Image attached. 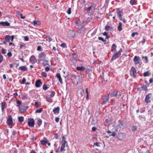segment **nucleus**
<instances>
[{"instance_id": "nucleus-1", "label": "nucleus", "mask_w": 153, "mask_h": 153, "mask_svg": "<svg viewBox=\"0 0 153 153\" xmlns=\"http://www.w3.org/2000/svg\"><path fill=\"white\" fill-rule=\"evenodd\" d=\"M62 139V140L61 142L62 146L60 149L61 152L65 151L68 148L67 143L65 141V136H63Z\"/></svg>"}, {"instance_id": "nucleus-2", "label": "nucleus", "mask_w": 153, "mask_h": 153, "mask_svg": "<svg viewBox=\"0 0 153 153\" xmlns=\"http://www.w3.org/2000/svg\"><path fill=\"white\" fill-rule=\"evenodd\" d=\"M122 52V49L120 48L118 51L117 53L113 52V56L111 59V61H113V60L118 58L121 55V53Z\"/></svg>"}, {"instance_id": "nucleus-3", "label": "nucleus", "mask_w": 153, "mask_h": 153, "mask_svg": "<svg viewBox=\"0 0 153 153\" xmlns=\"http://www.w3.org/2000/svg\"><path fill=\"white\" fill-rule=\"evenodd\" d=\"M130 75L135 78L136 76V71L135 68L134 67L131 68L130 71Z\"/></svg>"}, {"instance_id": "nucleus-4", "label": "nucleus", "mask_w": 153, "mask_h": 153, "mask_svg": "<svg viewBox=\"0 0 153 153\" xmlns=\"http://www.w3.org/2000/svg\"><path fill=\"white\" fill-rule=\"evenodd\" d=\"M152 97V94L151 93H149L146 95L145 99V102L146 104H148V103L150 102L151 100H150V99Z\"/></svg>"}, {"instance_id": "nucleus-5", "label": "nucleus", "mask_w": 153, "mask_h": 153, "mask_svg": "<svg viewBox=\"0 0 153 153\" xmlns=\"http://www.w3.org/2000/svg\"><path fill=\"white\" fill-rule=\"evenodd\" d=\"M35 124V121L33 118L29 119L28 121V125L30 127H33Z\"/></svg>"}, {"instance_id": "nucleus-6", "label": "nucleus", "mask_w": 153, "mask_h": 153, "mask_svg": "<svg viewBox=\"0 0 153 153\" xmlns=\"http://www.w3.org/2000/svg\"><path fill=\"white\" fill-rule=\"evenodd\" d=\"M133 60L136 65L140 63V57L139 56H135L133 59Z\"/></svg>"}, {"instance_id": "nucleus-7", "label": "nucleus", "mask_w": 153, "mask_h": 153, "mask_svg": "<svg viewBox=\"0 0 153 153\" xmlns=\"http://www.w3.org/2000/svg\"><path fill=\"white\" fill-rule=\"evenodd\" d=\"M29 60L30 62L33 64H35L37 61V59H36L35 56H32L30 58Z\"/></svg>"}, {"instance_id": "nucleus-8", "label": "nucleus", "mask_w": 153, "mask_h": 153, "mask_svg": "<svg viewBox=\"0 0 153 153\" xmlns=\"http://www.w3.org/2000/svg\"><path fill=\"white\" fill-rule=\"evenodd\" d=\"M73 59L72 60V62H73V65L76 66V55L75 53L73 54Z\"/></svg>"}, {"instance_id": "nucleus-9", "label": "nucleus", "mask_w": 153, "mask_h": 153, "mask_svg": "<svg viewBox=\"0 0 153 153\" xmlns=\"http://www.w3.org/2000/svg\"><path fill=\"white\" fill-rule=\"evenodd\" d=\"M17 104L19 105V107L20 108L21 110L26 111V108H23L22 107H24L23 105H21L22 102L21 101L18 100L17 101Z\"/></svg>"}, {"instance_id": "nucleus-10", "label": "nucleus", "mask_w": 153, "mask_h": 153, "mask_svg": "<svg viewBox=\"0 0 153 153\" xmlns=\"http://www.w3.org/2000/svg\"><path fill=\"white\" fill-rule=\"evenodd\" d=\"M84 93V90L80 87L78 88V90L77 91V94H79L80 96H82L83 95Z\"/></svg>"}, {"instance_id": "nucleus-11", "label": "nucleus", "mask_w": 153, "mask_h": 153, "mask_svg": "<svg viewBox=\"0 0 153 153\" xmlns=\"http://www.w3.org/2000/svg\"><path fill=\"white\" fill-rule=\"evenodd\" d=\"M7 123L8 126H10L13 123V120L12 117L9 116L7 120Z\"/></svg>"}, {"instance_id": "nucleus-12", "label": "nucleus", "mask_w": 153, "mask_h": 153, "mask_svg": "<svg viewBox=\"0 0 153 153\" xmlns=\"http://www.w3.org/2000/svg\"><path fill=\"white\" fill-rule=\"evenodd\" d=\"M10 25V23L7 21L0 22V25H2L3 26H9Z\"/></svg>"}, {"instance_id": "nucleus-13", "label": "nucleus", "mask_w": 153, "mask_h": 153, "mask_svg": "<svg viewBox=\"0 0 153 153\" xmlns=\"http://www.w3.org/2000/svg\"><path fill=\"white\" fill-rule=\"evenodd\" d=\"M109 94H108L107 96H105L103 99V102L102 103V105H105L106 104L108 100L109 97L108 96Z\"/></svg>"}, {"instance_id": "nucleus-14", "label": "nucleus", "mask_w": 153, "mask_h": 153, "mask_svg": "<svg viewBox=\"0 0 153 153\" xmlns=\"http://www.w3.org/2000/svg\"><path fill=\"white\" fill-rule=\"evenodd\" d=\"M46 55L44 52H42L39 54L38 57L40 59L45 58Z\"/></svg>"}, {"instance_id": "nucleus-15", "label": "nucleus", "mask_w": 153, "mask_h": 153, "mask_svg": "<svg viewBox=\"0 0 153 153\" xmlns=\"http://www.w3.org/2000/svg\"><path fill=\"white\" fill-rule=\"evenodd\" d=\"M117 90H115L113 91V94H109V95H110L111 97H116L117 96Z\"/></svg>"}, {"instance_id": "nucleus-16", "label": "nucleus", "mask_w": 153, "mask_h": 153, "mask_svg": "<svg viewBox=\"0 0 153 153\" xmlns=\"http://www.w3.org/2000/svg\"><path fill=\"white\" fill-rule=\"evenodd\" d=\"M113 28V27H110L107 25H106L105 27V29L107 31H111L112 30Z\"/></svg>"}, {"instance_id": "nucleus-17", "label": "nucleus", "mask_w": 153, "mask_h": 153, "mask_svg": "<svg viewBox=\"0 0 153 153\" xmlns=\"http://www.w3.org/2000/svg\"><path fill=\"white\" fill-rule=\"evenodd\" d=\"M42 83L40 79H38L37 80L35 83V86L37 87H39Z\"/></svg>"}, {"instance_id": "nucleus-18", "label": "nucleus", "mask_w": 153, "mask_h": 153, "mask_svg": "<svg viewBox=\"0 0 153 153\" xmlns=\"http://www.w3.org/2000/svg\"><path fill=\"white\" fill-rule=\"evenodd\" d=\"M60 110L59 107H58L56 108H54L53 110V111L54 114H55L56 113H58L59 112Z\"/></svg>"}, {"instance_id": "nucleus-19", "label": "nucleus", "mask_w": 153, "mask_h": 153, "mask_svg": "<svg viewBox=\"0 0 153 153\" xmlns=\"http://www.w3.org/2000/svg\"><path fill=\"white\" fill-rule=\"evenodd\" d=\"M122 10H120L119 8H118L116 10V13L117 14L118 17L122 16Z\"/></svg>"}, {"instance_id": "nucleus-20", "label": "nucleus", "mask_w": 153, "mask_h": 153, "mask_svg": "<svg viewBox=\"0 0 153 153\" xmlns=\"http://www.w3.org/2000/svg\"><path fill=\"white\" fill-rule=\"evenodd\" d=\"M19 69L23 71H26L27 70V68L25 66H23L20 67Z\"/></svg>"}, {"instance_id": "nucleus-21", "label": "nucleus", "mask_w": 153, "mask_h": 153, "mask_svg": "<svg viewBox=\"0 0 153 153\" xmlns=\"http://www.w3.org/2000/svg\"><path fill=\"white\" fill-rule=\"evenodd\" d=\"M111 51L113 53L116 51V46L115 44H113L112 45Z\"/></svg>"}, {"instance_id": "nucleus-22", "label": "nucleus", "mask_w": 153, "mask_h": 153, "mask_svg": "<svg viewBox=\"0 0 153 153\" xmlns=\"http://www.w3.org/2000/svg\"><path fill=\"white\" fill-rule=\"evenodd\" d=\"M142 59L143 60H144V63H147L148 62V58L147 56H142Z\"/></svg>"}, {"instance_id": "nucleus-23", "label": "nucleus", "mask_w": 153, "mask_h": 153, "mask_svg": "<svg viewBox=\"0 0 153 153\" xmlns=\"http://www.w3.org/2000/svg\"><path fill=\"white\" fill-rule=\"evenodd\" d=\"M138 117L139 119L142 121H144L146 120V117L144 115H139Z\"/></svg>"}, {"instance_id": "nucleus-24", "label": "nucleus", "mask_w": 153, "mask_h": 153, "mask_svg": "<svg viewBox=\"0 0 153 153\" xmlns=\"http://www.w3.org/2000/svg\"><path fill=\"white\" fill-rule=\"evenodd\" d=\"M151 74L150 73L149 71H147L145 72L143 74V75L144 77H147L149 76Z\"/></svg>"}, {"instance_id": "nucleus-25", "label": "nucleus", "mask_w": 153, "mask_h": 153, "mask_svg": "<svg viewBox=\"0 0 153 153\" xmlns=\"http://www.w3.org/2000/svg\"><path fill=\"white\" fill-rule=\"evenodd\" d=\"M42 60L43 61V62L42 63V64L43 65H44V66H45L48 64V62L47 60L45 58L44 59H42Z\"/></svg>"}, {"instance_id": "nucleus-26", "label": "nucleus", "mask_w": 153, "mask_h": 153, "mask_svg": "<svg viewBox=\"0 0 153 153\" xmlns=\"http://www.w3.org/2000/svg\"><path fill=\"white\" fill-rule=\"evenodd\" d=\"M11 39V36L9 35H6L5 37V39L6 42H8Z\"/></svg>"}, {"instance_id": "nucleus-27", "label": "nucleus", "mask_w": 153, "mask_h": 153, "mask_svg": "<svg viewBox=\"0 0 153 153\" xmlns=\"http://www.w3.org/2000/svg\"><path fill=\"white\" fill-rule=\"evenodd\" d=\"M85 69V68L83 66L77 67V70L79 71H83Z\"/></svg>"}, {"instance_id": "nucleus-28", "label": "nucleus", "mask_w": 153, "mask_h": 153, "mask_svg": "<svg viewBox=\"0 0 153 153\" xmlns=\"http://www.w3.org/2000/svg\"><path fill=\"white\" fill-rule=\"evenodd\" d=\"M137 1L136 0H130V3L131 5L136 4Z\"/></svg>"}, {"instance_id": "nucleus-29", "label": "nucleus", "mask_w": 153, "mask_h": 153, "mask_svg": "<svg viewBox=\"0 0 153 153\" xmlns=\"http://www.w3.org/2000/svg\"><path fill=\"white\" fill-rule=\"evenodd\" d=\"M42 120L40 118H39L37 119V125L39 126H40L42 124Z\"/></svg>"}, {"instance_id": "nucleus-30", "label": "nucleus", "mask_w": 153, "mask_h": 153, "mask_svg": "<svg viewBox=\"0 0 153 153\" xmlns=\"http://www.w3.org/2000/svg\"><path fill=\"white\" fill-rule=\"evenodd\" d=\"M52 97H48V96H46V100L48 102H52L53 101L52 100Z\"/></svg>"}, {"instance_id": "nucleus-31", "label": "nucleus", "mask_w": 153, "mask_h": 153, "mask_svg": "<svg viewBox=\"0 0 153 153\" xmlns=\"http://www.w3.org/2000/svg\"><path fill=\"white\" fill-rule=\"evenodd\" d=\"M31 24H33L35 26H36V25H39L40 24V23L39 21H34L33 22H32Z\"/></svg>"}, {"instance_id": "nucleus-32", "label": "nucleus", "mask_w": 153, "mask_h": 153, "mask_svg": "<svg viewBox=\"0 0 153 153\" xmlns=\"http://www.w3.org/2000/svg\"><path fill=\"white\" fill-rule=\"evenodd\" d=\"M119 124L117 126V127L121 128L122 126H123V124L122 123V121L120 120H119L118 121Z\"/></svg>"}, {"instance_id": "nucleus-33", "label": "nucleus", "mask_w": 153, "mask_h": 153, "mask_svg": "<svg viewBox=\"0 0 153 153\" xmlns=\"http://www.w3.org/2000/svg\"><path fill=\"white\" fill-rule=\"evenodd\" d=\"M118 29L119 31H120L122 30V23L120 22L119 23V25L118 27Z\"/></svg>"}, {"instance_id": "nucleus-34", "label": "nucleus", "mask_w": 153, "mask_h": 153, "mask_svg": "<svg viewBox=\"0 0 153 153\" xmlns=\"http://www.w3.org/2000/svg\"><path fill=\"white\" fill-rule=\"evenodd\" d=\"M41 103L40 102L36 101L35 102V105L36 108H38L41 106Z\"/></svg>"}, {"instance_id": "nucleus-35", "label": "nucleus", "mask_w": 153, "mask_h": 153, "mask_svg": "<svg viewBox=\"0 0 153 153\" xmlns=\"http://www.w3.org/2000/svg\"><path fill=\"white\" fill-rule=\"evenodd\" d=\"M141 88L143 90L145 91H147L148 90L147 86L144 85L142 86Z\"/></svg>"}, {"instance_id": "nucleus-36", "label": "nucleus", "mask_w": 153, "mask_h": 153, "mask_svg": "<svg viewBox=\"0 0 153 153\" xmlns=\"http://www.w3.org/2000/svg\"><path fill=\"white\" fill-rule=\"evenodd\" d=\"M102 34L103 35L106 36V39H108L110 38V36H108V34L107 32H104L102 33Z\"/></svg>"}, {"instance_id": "nucleus-37", "label": "nucleus", "mask_w": 153, "mask_h": 153, "mask_svg": "<svg viewBox=\"0 0 153 153\" xmlns=\"http://www.w3.org/2000/svg\"><path fill=\"white\" fill-rule=\"evenodd\" d=\"M41 144L43 145H45L47 143V140H42L40 141Z\"/></svg>"}, {"instance_id": "nucleus-38", "label": "nucleus", "mask_w": 153, "mask_h": 153, "mask_svg": "<svg viewBox=\"0 0 153 153\" xmlns=\"http://www.w3.org/2000/svg\"><path fill=\"white\" fill-rule=\"evenodd\" d=\"M24 120V118L23 117H18V120L19 122H22Z\"/></svg>"}, {"instance_id": "nucleus-39", "label": "nucleus", "mask_w": 153, "mask_h": 153, "mask_svg": "<svg viewBox=\"0 0 153 153\" xmlns=\"http://www.w3.org/2000/svg\"><path fill=\"white\" fill-rule=\"evenodd\" d=\"M137 127L136 126H133L131 127V129L133 131H135L137 129Z\"/></svg>"}, {"instance_id": "nucleus-40", "label": "nucleus", "mask_w": 153, "mask_h": 153, "mask_svg": "<svg viewBox=\"0 0 153 153\" xmlns=\"http://www.w3.org/2000/svg\"><path fill=\"white\" fill-rule=\"evenodd\" d=\"M55 94V92L54 91H51L50 95V97L53 98Z\"/></svg>"}, {"instance_id": "nucleus-41", "label": "nucleus", "mask_w": 153, "mask_h": 153, "mask_svg": "<svg viewBox=\"0 0 153 153\" xmlns=\"http://www.w3.org/2000/svg\"><path fill=\"white\" fill-rule=\"evenodd\" d=\"M42 108H40L39 109H38L36 110L35 112L36 113H40L42 112Z\"/></svg>"}, {"instance_id": "nucleus-42", "label": "nucleus", "mask_w": 153, "mask_h": 153, "mask_svg": "<svg viewBox=\"0 0 153 153\" xmlns=\"http://www.w3.org/2000/svg\"><path fill=\"white\" fill-rule=\"evenodd\" d=\"M1 52L3 54H5L7 53V50L4 48H2L1 50Z\"/></svg>"}, {"instance_id": "nucleus-43", "label": "nucleus", "mask_w": 153, "mask_h": 153, "mask_svg": "<svg viewBox=\"0 0 153 153\" xmlns=\"http://www.w3.org/2000/svg\"><path fill=\"white\" fill-rule=\"evenodd\" d=\"M42 75L44 77H46L47 76V74L45 72H43L42 73Z\"/></svg>"}, {"instance_id": "nucleus-44", "label": "nucleus", "mask_w": 153, "mask_h": 153, "mask_svg": "<svg viewBox=\"0 0 153 153\" xmlns=\"http://www.w3.org/2000/svg\"><path fill=\"white\" fill-rule=\"evenodd\" d=\"M43 90H46L48 88V87H47V85L44 84L43 86Z\"/></svg>"}, {"instance_id": "nucleus-45", "label": "nucleus", "mask_w": 153, "mask_h": 153, "mask_svg": "<svg viewBox=\"0 0 153 153\" xmlns=\"http://www.w3.org/2000/svg\"><path fill=\"white\" fill-rule=\"evenodd\" d=\"M98 39L99 40H101L103 42H105L106 41L105 40H104L103 38L100 37H99Z\"/></svg>"}, {"instance_id": "nucleus-46", "label": "nucleus", "mask_w": 153, "mask_h": 153, "mask_svg": "<svg viewBox=\"0 0 153 153\" xmlns=\"http://www.w3.org/2000/svg\"><path fill=\"white\" fill-rule=\"evenodd\" d=\"M100 144V143L99 142H96L95 143H94V144L93 146H99L100 145L99 144Z\"/></svg>"}, {"instance_id": "nucleus-47", "label": "nucleus", "mask_w": 153, "mask_h": 153, "mask_svg": "<svg viewBox=\"0 0 153 153\" xmlns=\"http://www.w3.org/2000/svg\"><path fill=\"white\" fill-rule=\"evenodd\" d=\"M67 13L69 15H70L71 13V8H69Z\"/></svg>"}, {"instance_id": "nucleus-48", "label": "nucleus", "mask_w": 153, "mask_h": 153, "mask_svg": "<svg viewBox=\"0 0 153 153\" xmlns=\"http://www.w3.org/2000/svg\"><path fill=\"white\" fill-rule=\"evenodd\" d=\"M138 33L137 32H136L135 33H132L131 34V36L132 37H134L135 35H138Z\"/></svg>"}, {"instance_id": "nucleus-49", "label": "nucleus", "mask_w": 153, "mask_h": 153, "mask_svg": "<svg viewBox=\"0 0 153 153\" xmlns=\"http://www.w3.org/2000/svg\"><path fill=\"white\" fill-rule=\"evenodd\" d=\"M146 41V40L145 39L143 38L140 42L142 43V45H143L144 44L145 42Z\"/></svg>"}, {"instance_id": "nucleus-50", "label": "nucleus", "mask_w": 153, "mask_h": 153, "mask_svg": "<svg viewBox=\"0 0 153 153\" xmlns=\"http://www.w3.org/2000/svg\"><path fill=\"white\" fill-rule=\"evenodd\" d=\"M61 46L63 48H66L67 47L65 43H62L61 44Z\"/></svg>"}, {"instance_id": "nucleus-51", "label": "nucleus", "mask_w": 153, "mask_h": 153, "mask_svg": "<svg viewBox=\"0 0 153 153\" xmlns=\"http://www.w3.org/2000/svg\"><path fill=\"white\" fill-rule=\"evenodd\" d=\"M6 103L5 102H2L1 107H4V106L6 105Z\"/></svg>"}, {"instance_id": "nucleus-52", "label": "nucleus", "mask_w": 153, "mask_h": 153, "mask_svg": "<svg viewBox=\"0 0 153 153\" xmlns=\"http://www.w3.org/2000/svg\"><path fill=\"white\" fill-rule=\"evenodd\" d=\"M145 111V108H143L140 109V112L141 113L144 112Z\"/></svg>"}, {"instance_id": "nucleus-53", "label": "nucleus", "mask_w": 153, "mask_h": 153, "mask_svg": "<svg viewBox=\"0 0 153 153\" xmlns=\"http://www.w3.org/2000/svg\"><path fill=\"white\" fill-rule=\"evenodd\" d=\"M41 48H42L41 46H39L38 47L37 49V50L38 51H41Z\"/></svg>"}, {"instance_id": "nucleus-54", "label": "nucleus", "mask_w": 153, "mask_h": 153, "mask_svg": "<svg viewBox=\"0 0 153 153\" xmlns=\"http://www.w3.org/2000/svg\"><path fill=\"white\" fill-rule=\"evenodd\" d=\"M3 57L2 55H0V63L3 60Z\"/></svg>"}, {"instance_id": "nucleus-55", "label": "nucleus", "mask_w": 153, "mask_h": 153, "mask_svg": "<svg viewBox=\"0 0 153 153\" xmlns=\"http://www.w3.org/2000/svg\"><path fill=\"white\" fill-rule=\"evenodd\" d=\"M7 55L9 57H10L12 56V53L10 52H9L7 54Z\"/></svg>"}, {"instance_id": "nucleus-56", "label": "nucleus", "mask_w": 153, "mask_h": 153, "mask_svg": "<svg viewBox=\"0 0 153 153\" xmlns=\"http://www.w3.org/2000/svg\"><path fill=\"white\" fill-rule=\"evenodd\" d=\"M25 82H26V79L25 77H24L23 78V79L22 80V84H25Z\"/></svg>"}, {"instance_id": "nucleus-57", "label": "nucleus", "mask_w": 153, "mask_h": 153, "mask_svg": "<svg viewBox=\"0 0 153 153\" xmlns=\"http://www.w3.org/2000/svg\"><path fill=\"white\" fill-rule=\"evenodd\" d=\"M116 134V133L115 132H113L112 133V135H109V136H114Z\"/></svg>"}, {"instance_id": "nucleus-58", "label": "nucleus", "mask_w": 153, "mask_h": 153, "mask_svg": "<svg viewBox=\"0 0 153 153\" xmlns=\"http://www.w3.org/2000/svg\"><path fill=\"white\" fill-rule=\"evenodd\" d=\"M24 40L26 41H28L29 40V38L27 36H25Z\"/></svg>"}, {"instance_id": "nucleus-59", "label": "nucleus", "mask_w": 153, "mask_h": 153, "mask_svg": "<svg viewBox=\"0 0 153 153\" xmlns=\"http://www.w3.org/2000/svg\"><path fill=\"white\" fill-rule=\"evenodd\" d=\"M59 119L58 117H56L55 119V121L56 122H58L59 120Z\"/></svg>"}, {"instance_id": "nucleus-60", "label": "nucleus", "mask_w": 153, "mask_h": 153, "mask_svg": "<svg viewBox=\"0 0 153 153\" xmlns=\"http://www.w3.org/2000/svg\"><path fill=\"white\" fill-rule=\"evenodd\" d=\"M58 79H59V82H60V83L61 84H62V79L61 78V77H60V78H59Z\"/></svg>"}, {"instance_id": "nucleus-61", "label": "nucleus", "mask_w": 153, "mask_h": 153, "mask_svg": "<svg viewBox=\"0 0 153 153\" xmlns=\"http://www.w3.org/2000/svg\"><path fill=\"white\" fill-rule=\"evenodd\" d=\"M92 7H93V6L91 5L89 7H88L87 8V10L88 11H90L91 10V8Z\"/></svg>"}, {"instance_id": "nucleus-62", "label": "nucleus", "mask_w": 153, "mask_h": 153, "mask_svg": "<svg viewBox=\"0 0 153 153\" xmlns=\"http://www.w3.org/2000/svg\"><path fill=\"white\" fill-rule=\"evenodd\" d=\"M25 44H20V48H22L23 47H25Z\"/></svg>"}, {"instance_id": "nucleus-63", "label": "nucleus", "mask_w": 153, "mask_h": 153, "mask_svg": "<svg viewBox=\"0 0 153 153\" xmlns=\"http://www.w3.org/2000/svg\"><path fill=\"white\" fill-rule=\"evenodd\" d=\"M45 70L46 71H48L50 70V68L49 67H47L45 68Z\"/></svg>"}, {"instance_id": "nucleus-64", "label": "nucleus", "mask_w": 153, "mask_h": 153, "mask_svg": "<svg viewBox=\"0 0 153 153\" xmlns=\"http://www.w3.org/2000/svg\"><path fill=\"white\" fill-rule=\"evenodd\" d=\"M56 76L58 79L61 77L60 74L59 73H58L56 74Z\"/></svg>"}]
</instances>
